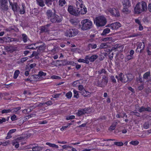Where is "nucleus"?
I'll use <instances>...</instances> for the list:
<instances>
[{
    "label": "nucleus",
    "mask_w": 151,
    "mask_h": 151,
    "mask_svg": "<svg viewBox=\"0 0 151 151\" xmlns=\"http://www.w3.org/2000/svg\"><path fill=\"white\" fill-rule=\"evenodd\" d=\"M116 125V123H115L114 124H113L109 128V129H111V130H113L115 129V127Z\"/></svg>",
    "instance_id": "nucleus-59"
},
{
    "label": "nucleus",
    "mask_w": 151,
    "mask_h": 151,
    "mask_svg": "<svg viewBox=\"0 0 151 151\" xmlns=\"http://www.w3.org/2000/svg\"><path fill=\"white\" fill-rule=\"evenodd\" d=\"M108 81V78L106 76H103L101 80L97 81V86L99 87L104 88L107 86Z\"/></svg>",
    "instance_id": "nucleus-6"
},
{
    "label": "nucleus",
    "mask_w": 151,
    "mask_h": 151,
    "mask_svg": "<svg viewBox=\"0 0 151 151\" xmlns=\"http://www.w3.org/2000/svg\"><path fill=\"white\" fill-rule=\"evenodd\" d=\"M78 7L76 9H74V10L73 12L72 15H73L76 16H77L80 14L79 12V9H78Z\"/></svg>",
    "instance_id": "nucleus-31"
},
{
    "label": "nucleus",
    "mask_w": 151,
    "mask_h": 151,
    "mask_svg": "<svg viewBox=\"0 0 151 151\" xmlns=\"http://www.w3.org/2000/svg\"><path fill=\"white\" fill-rule=\"evenodd\" d=\"M107 26L113 30L116 29L121 26V24L119 22H116L108 24Z\"/></svg>",
    "instance_id": "nucleus-10"
},
{
    "label": "nucleus",
    "mask_w": 151,
    "mask_h": 151,
    "mask_svg": "<svg viewBox=\"0 0 151 151\" xmlns=\"http://www.w3.org/2000/svg\"><path fill=\"white\" fill-rule=\"evenodd\" d=\"M39 77V76L38 75V74L37 75H34L33 76V77L34 78V79L35 81H38L39 80V78H38Z\"/></svg>",
    "instance_id": "nucleus-55"
},
{
    "label": "nucleus",
    "mask_w": 151,
    "mask_h": 151,
    "mask_svg": "<svg viewBox=\"0 0 151 151\" xmlns=\"http://www.w3.org/2000/svg\"><path fill=\"white\" fill-rule=\"evenodd\" d=\"M107 47V44L106 43H103L101 44L100 48H105Z\"/></svg>",
    "instance_id": "nucleus-53"
},
{
    "label": "nucleus",
    "mask_w": 151,
    "mask_h": 151,
    "mask_svg": "<svg viewBox=\"0 0 151 151\" xmlns=\"http://www.w3.org/2000/svg\"><path fill=\"white\" fill-rule=\"evenodd\" d=\"M98 73L99 74H101L102 73L106 74V71L104 69H102L98 72Z\"/></svg>",
    "instance_id": "nucleus-52"
},
{
    "label": "nucleus",
    "mask_w": 151,
    "mask_h": 151,
    "mask_svg": "<svg viewBox=\"0 0 151 151\" xmlns=\"http://www.w3.org/2000/svg\"><path fill=\"white\" fill-rule=\"evenodd\" d=\"M111 81L112 83H115L116 82V81L114 76H112L111 77Z\"/></svg>",
    "instance_id": "nucleus-60"
},
{
    "label": "nucleus",
    "mask_w": 151,
    "mask_h": 151,
    "mask_svg": "<svg viewBox=\"0 0 151 151\" xmlns=\"http://www.w3.org/2000/svg\"><path fill=\"white\" fill-rule=\"evenodd\" d=\"M93 26L92 22L88 19L82 20L79 25V27L81 30L85 31L90 29Z\"/></svg>",
    "instance_id": "nucleus-1"
},
{
    "label": "nucleus",
    "mask_w": 151,
    "mask_h": 151,
    "mask_svg": "<svg viewBox=\"0 0 151 151\" xmlns=\"http://www.w3.org/2000/svg\"><path fill=\"white\" fill-rule=\"evenodd\" d=\"M74 10L73 6H72L70 5L68 6V11L69 13L71 14H72Z\"/></svg>",
    "instance_id": "nucleus-30"
},
{
    "label": "nucleus",
    "mask_w": 151,
    "mask_h": 151,
    "mask_svg": "<svg viewBox=\"0 0 151 151\" xmlns=\"http://www.w3.org/2000/svg\"><path fill=\"white\" fill-rule=\"evenodd\" d=\"M62 147H63V148L64 149H68V148H71L72 147L70 146H69V145H63L62 146Z\"/></svg>",
    "instance_id": "nucleus-58"
},
{
    "label": "nucleus",
    "mask_w": 151,
    "mask_h": 151,
    "mask_svg": "<svg viewBox=\"0 0 151 151\" xmlns=\"http://www.w3.org/2000/svg\"><path fill=\"white\" fill-rule=\"evenodd\" d=\"M66 96L68 99H70L72 96V93L71 91H69L66 93Z\"/></svg>",
    "instance_id": "nucleus-47"
},
{
    "label": "nucleus",
    "mask_w": 151,
    "mask_h": 151,
    "mask_svg": "<svg viewBox=\"0 0 151 151\" xmlns=\"http://www.w3.org/2000/svg\"><path fill=\"white\" fill-rule=\"evenodd\" d=\"M12 112L11 109H4L1 111V113L2 114H7Z\"/></svg>",
    "instance_id": "nucleus-40"
},
{
    "label": "nucleus",
    "mask_w": 151,
    "mask_h": 151,
    "mask_svg": "<svg viewBox=\"0 0 151 151\" xmlns=\"http://www.w3.org/2000/svg\"><path fill=\"white\" fill-rule=\"evenodd\" d=\"M46 74V73L43 72L42 71H40L38 72V75L39 76V77L40 78L42 76H45Z\"/></svg>",
    "instance_id": "nucleus-39"
},
{
    "label": "nucleus",
    "mask_w": 151,
    "mask_h": 151,
    "mask_svg": "<svg viewBox=\"0 0 151 151\" xmlns=\"http://www.w3.org/2000/svg\"><path fill=\"white\" fill-rule=\"evenodd\" d=\"M126 76H127V78L128 79V81H131L133 77L132 75L128 74L127 75H126Z\"/></svg>",
    "instance_id": "nucleus-48"
},
{
    "label": "nucleus",
    "mask_w": 151,
    "mask_h": 151,
    "mask_svg": "<svg viewBox=\"0 0 151 151\" xmlns=\"http://www.w3.org/2000/svg\"><path fill=\"white\" fill-rule=\"evenodd\" d=\"M78 33L77 29L71 28L67 30L65 33V35L67 37H72L76 35Z\"/></svg>",
    "instance_id": "nucleus-5"
},
{
    "label": "nucleus",
    "mask_w": 151,
    "mask_h": 151,
    "mask_svg": "<svg viewBox=\"0 0 151 151\" xmlns=\"http://www.w3.org/2000/svg\"><path fill=\"white\" fill-rule=\"evenodd\" d=\"M40 51H39L38 50H37V51H34L32 55H31V57H32L33 56H36L38 55L40 53Z\"/></svg>",
    "instance_id": "nucleus-44"
},
{
    "label": "nucleus",
    "mask_w": 151,
    "mask_h": 151,
    "mask_svg": "<svg viewBox=\"0 0 151 151\" xmlns=\"http://www.w3.org/2000/svg\"><path fill=\"white\" fill-rule=\"evenodd\" d=\"M51 24H47L46 25L42 26L40 27V33H48L49 32L50 30L49 27L51 26Z\"/></svg>",
    "instance_id": "nucleus-9"
},
{
    "label": "nucleus",
    "mask_w": 151,
    "mask_h": 151,
    "mask_svg": "<svg viewBox=\"0 0 151 151\" xmlns=\"http://www.w3.org/2000/svg\"><path fill=\"white\" fill-rule=\"evenodd\" d=\"M138 111L140 113L144 111H146V108L144 106H142L139 109Z\"/></svg>",
    "instance_id": "nucleus-49"
},
{
    "label": "nucleus",
    "mask_w": 151,
    "mask_h": 151,
    "mask_svg": "<svg viewBox=\"0 0 151 151\" xmlns=\"http://www.w3.org/2000/svg\"><path fill=\"white\" fill-rule=\"evenodd\" d=\"M11 119L12 121H14L17 119L16 116L14 114L11 117Z\"/></svg>",
    "instance_id": "nucleus-64"
},
{
    "label": "nucleus",
    "mask_w": 151,
    "mask_h": 151,
    "mask_svg": "<svg viewBox=\"0 0 151 151\" xmlns=\"http://www.w3.org/2000/svg\"><path fill=\"white\" fill-rule=\"evenodd\" d=\"M130 144L134 145H137L139 143V142L137 141H132L130 142Z\"/></svg>",
    "instance_id": "nucleus-46"
},
{
    "label": "nucleus",
    "mask_w": 151,
    "mask_h": 151,
    "mask_svg": "<svg viewBox=\"0 0 151 151\" xmlns=\"http://www.w3.org/2000/svg\"><path fill=\"white\" fill-rule=\"evenodd\" d=\"M85 114H89L91 112V110L90 108H86L83 109Z\"/></svg>",
    "instance_id": "nucleus-37"
},
{
    "label": "nucleus",
    "mask_w": 151,
    "mask_h": 151,
    "mask_svg": "<svg viewBox=\"0 0 151 151\" xmlns=\"http://www.w3.org/2000/svg\"><path fill=\"white\" fill-rule=\"evenodd\" d=\"M55 14L54 13L52 12V11L50 9L47 10L46 12L47 18L48 19H49L50 20Z\"/></svg>",
    "instance_id": "nucleus-13"
},
{
    "label": "nucleus",
    "mask_w": 151,
    "mask_h": 151,
    "mask_svg": "<svg viewBox=\"0 0 151 151\" xmlns=\"http://www.w3.org/2000/svg\"><path fill=\"white\" fill-rule=\"evenodd\" d=\"M10 5L12 6V9L14 12H17L18 11L19 7L17 3H14L13 4L12 2H10L9 1Z\"/></svg>",
    "instance_id": "nucleus-16"
},
{
    "label": "nucleus",
    "mask_w": 151,
    "mask_h": 151,
    "mask_svg": "<svg viewBox=\"0 0 151 151\" xmlns=\"http://www.w3.org/2000/svg\"><path fill=\"white\" fill-rule=\"evenodd\" d=\"M110 32V29L108 28L104 29L101 34L102 35H105L106 34H108Z\"/></svg>",
    "instance_id": "nucleus-26"
},
{
    "label": "nucleus",
    "mask_w": 151,
    "mask_h": 151,
    "mask_svg": "<svg viewBox=\"0 0 151 151\" xmlns=\"http://www.w3.org/2000/svg\"><path fill=\"white\" fill-rule=\"evenodd\" d=\"M107 11L110 13L113 16L118 17L120 16L119 11L117 9L115 8H109Z\"/></svg>",
    "instance_id": "nucleus-7"
},
{
    "label": "nucleus",
    "mask_w": 151,
    "mask_h": 151,
    "mask_svg": "<svg viewBox=\"0 0 151 151\" xmlns=\"http://www.w3.org/2000/svg\"><path fill=\"white\" fill-rule=\"evenodd\" d=\"M79 7L80 8H78V9H79L80 14H84L87 13V9L84 5H83V6H81Z\"/></svg>",
    "instance_id": "nucleus-12"
},
{
    "label": "nucleus",
    "mask_w": 151,
    "mask_h": 151,
    "mask_svg": "<svg viewBox=\"0 0 151 151\" xmlns=\"http://www.w3.org/2000/svg\"><path fill=\"white\" fill-rule=\"evenodd\" d=\"M78 87L79 90L81 91V92L85 91V90L83 85H79Z\"/></svg>",
    "instance_id": "nucleus-50"
},
{
    "label": "nucleus",
    "mask_w": 151,
    "mask_h": 151,
    "mask_svg": "<svg viewBox=\"0 0 151 151\" xmlns=\"http://www.w3.org/2000/svg\"><path fill=\"white\" fill-rule=\"evenodd\" d=\"M122 73H119V76H116L115 77L117 79L118 81V82H119V81H120V79H121V76H122Z\"/></svg>",
    "instance_id": "nucleus-54"
},
{
    "label": "nucleus",
    "mask_w": 151,
    "mask_h": 151,
    "mask_svg": "<svg viewBox=\"0 0 151 151\" xmlns=\"http://www.w3.org/2000/svg\"><path fill=\"white\" fill-rule=\"evenodd\" d=\"M37 4L40 6L43 7L45 6V0H36Z\"/></svg>",
    "instance_id": "nucleus-19"
},
{
    "label": "nucleus",
    "mask_w": 151,
    "mask_h": 151,
    "mask_svg": "<svg viewBox=\"0 0 151 151\" xmlns=\"http://www.w3.org/2000/svg\"><path fill=\"white\" fill-rule=\"evenodd\" d=\"M76 4L77 7L83 6V2L82 0H76Z\"/></svg>",
    "instance_id": "nucleus-21"
},
{
    "label": "nucleus",
    "mask_w": 151,
    "mask_h": 151,
    "mask_svg": "<svg viewBox=\"0 0 151 151\" xmlns=\"http://www.w3.org/2000/svg\"><path fill=\"white\" fill-rule=\"evenodd\" d=\"M75 116L74 115L70 116L67 117L66 119L67 120L73 119L75 118Z\"/></svg>",
    "instance_id": "nucleus-63"
},
{
    "label": "nucleus",
    "mask_w": 151,
    "mask_h": 151,
    "mask_svg": "<svg viewBox=\"0 0 151 151\" xmlns=\"http://www.w3.org/2000/svg\"><path fill=\"white\" fill-rule=\"evenodd\" d=\"M94 23L98 27H102L106 24L107 21L106 18L103 16L96 17L94 20Z\"/></svg>",
    "instance_id": "nucleus-3"
},
{
    "label": "nucleus",
    "mask_w": 151,
    "mask_h": 151,
    "mask_svg": "<svg viewBox=\"0 0 151 151\" xmlns=\"http://www.w3.org/2000/svg\"><path fill=\"white\" fill-rule=\"evenodd\" d=\"M6 51L10 53H12L15 50V49L12 47H9L7 46L5 48Z\"/></svg>",
    "instance_id": "nucleus-22"
},
{
    "label": "nucleus",
    "mask_w": 151,
    "mask_h": 151,
    "mask_svg": "<svg viewBox=\"0 0 151 151\" xmlns=\"http://www.w3.org/2000/svg\"><path fill=\"white\" fill-rule=\"evenodd\" d=\"M114 145L118 147H120L124 145V144L122 142H114Z\"/></svg>",
    "instance_id": "nucleus-42"
},
{
    "label": "nucleus",
    "mask_w": 151,
    "mask_h": 151,
    "mask_svg": "<svg viewBox=\"0 0 151 151\" xmlns=\"http://www.w3.org/2000/svg\"><path fill=\"white\" fill-rule=\"evenodd\" d=\"M98 58V56L96 55H92L90 57V61L91 62H93Z\"/></svg>",
    "instance_id": "nucleus-33"
},
{
    "label": "nucleus",
    "mask_w": 151,
    "mask_h": 151,
    "mask_svg": "<svg viewBox=\"0 0 151 151\" xmlns=\"http://www.w3.org/2000/svg\"><path fill=\"white\" fill-rule=\"evenodd\" d=\"M114 53L112 52H110L109 54V57L110 60H112L113 58Z\"/></svg>",
    "instance_id": "nucleus-57"
},
{
    "label": "nucleus",
    "mask_w": 151,
    "mask_h": 151,
    "mask_svg": "<svg viewBox=\"0 0 151 151\" xmlns=\"http://www.w3.org/2000/svg\"><path fill=\"white\" fill-rule=\"evenodd\" d=\"M122 3L124 7H130L131 6L130 0H122Z\"/></svg>",
    "instance_id": "nucleus-15"
},
{
    "label": "nucleus",
    "mask_w": 151,
    "mask_h": 151,
    "mask_svg": "<svg viewBox=\"0 0 151 151\" xmlns=\"http://www.w3.org/2000/svg\"><path fill=\"white\" fill-rule=\"evenodd\" d=\"M58 3L59 5L62 7L66 3V1L65 0H59Z\"/></svg>",
    "instance_id": "nucleus-34"
},
{
    "label": "nucleus",
    "mask_w": 151,
    "mask_h": 151,
    "mask_svg": "<svg viewBox=\"0 0 151 151\" xmlns=\"http://www.w3.org/2000/svg\"><path fill=\"white\" fill-rule=\"evenodd\" d=\"M150 71H148L146 72L143 75V78L145 80H147L148 79V78L150 76Z\"/></svg>",
    "instance_id": "nucleus-23"
},
{
    "label": "nucleus",
    "mask_w": 151,
    "mask_h": 151,
    "mask_svg": "<svg viewBox=\"0 0 151 151\" xmlns=\"http://www.w3.org/2000/svg\"><path fill=\"white\" fill-rule=\"evenodd\" d=\"M4 40L6 42H10L13 41H17L18 40L15 38L6 37L4 38Z\"/></svg>",
    "instance_id": "nucleus-18"
},
{
    "label": "nucleus",
    "mask_w": 151,
    "mask_h": 151,
    "mask_svg": "<svg viewBox=\"0 0 151 151\" xmlns=\"http://www.w3.org/2000/svg\"><path fill=\"white\" fill-rule=\"evenodd\" d=\"M0 9L1 12L6 13L9 9L8 0H1L0 1Z\"/></svg>",
    "instance_id": "nucleus-4"
},
{
    "label": "nucleus",
    "mask_w": 151,
    "mask_h": 151,
    "mask_svg": "<svg viewBox=\"0 0 151 151\" xmlns=\"http://www.w3.org/2000/svg\"><path fill=\"white\" fill-rule=\"evenodd\" d=\"M88 47L89 48L94 49L97 47V45L95 44L90 43L88 44Z\"/></svg>",
    "instance_id": "nucleus-29"
},
{
    "label": "nucleus",
    "mask_w": 151,
    "mask_h": 151,
    "mask_svg": "<svg viewBox=\"0 0 151 151\" xmlns=\"http://www.w3.org/2000/svg\"><path fill=\"white\" fill-rule=\"evenodd\" d=\"M39 147H40L38 146L37 144H35V145L32 147V150L33 151H37L39 150Z\"/></svg>",
    "instance_id": "nucleus-35"
},
{
    "label": "nucleus",
    "mask_w": 151,
    "mask_h": 151,
    "mask_svg": "<svg viewBox=\"0 0 151 151\" xmlns=\"http://www.w3.org/2000/svg\"><path fill=\"white\" fill-rule=\"evenodd\" d=\"M20 138H17L12 141V144L13 145L15 146L16 148H18L19 146V141L20 140Z\"/></svg>",
    "instance_id": "nucleus-17"
},
{
    "label": "nucleus",
    "mask_w": 151,
    "mask_h": 151,
    "mask_svg": "<svg viewBox=\"0 0 151 151\" xmlns=\"http://www.w3.org/2000/svg\"><path fill=\"white\" fill-rule=\"evenodd\" d=\"M120 81L124 83L127 82L128 81V79L127 78L126 75H122L121 76V78L120 79Z\"/></svg>",
    "instance_id": "nucleus-20"
},
{
    "label": "nucleus",
    "mask_w": 151,
    "mask_h": 151,
    "mask_svg": "<svg viewBox=\"0 0 151 151\" xmlns=\"http://www.w3.org/2000/svg\"><path fill=\"white\" fill-rule=\"evenodd\" d=\"M145 45L143 42H138L137 43V46L136 49V51L142 52L145 48Z\"/></svg>",
    "instance_id": "nucleus-11"
},
{
    "label": "nucleus",
    "mask_w": 151,
    "mask_h": 151,
    "mask_svg": "<svg viewBox=\"0 0 151 151\" xmlns=\"http://www.w3.org/2000/svg\"><path fill=\"white\" fill-rule=\"evenodd\" d=\"M60 61L61 63L60 64V65H66L67 63H66V62L65 61H63V60H61V61Z\"/></svg>",
    "instance_id": "nucleus-61"
},
{
    "label": "nucleus",
    "mask_w": 151,
    "mask_h": 151,
    "mask_svg": "<svg viewBox=\"0 0 151 151\" xmlns=\"http://www.w3.org/2000/svg\"><path fill=\"white\" fill-rule=\"evenodd\" d=\"M22 35L23 41L25 43L26 42L28 39L27 36L25 34H22Z\"/></svg>",
    "instance_id": "nucleus-28"
},
{
    "label": "nucleus",
    "mask_w": 151,
    "mask_h": 151,
    "mask_svg": "<svg viewBox=\"0 0 151 151\" xmlns=\"http://www.w3.org/2000/svg\"><path fill=\"white\" fill-rule=\"evenodd\" d=\"M73 92L74 93V97L76 98H78L79 97V95L78 93V92L76 90H74L73 91Z\"/></svg>",
    "instance_id": "nucleus-41"
},
{
    "label": "nucleus",
    "mask_w": 151,
    "mask_h": 151,
    "mask_svg": "<svg viewBox=\"0 0 151 151\" xmlns=\"http://www.w3.org/2000/svg\"><path fill=\"white\" fill-rule=\"evenodd\" d=\"M62 19L61 16H58L55 14L50 21L52 23H60L62 21Z\"/></svg>",
    "instance_id": "nucleus-8"
},
{
    "label": "nucleus",
    "mask_w": 151,
    "mask_h": 151,
    "mask_svg": "<svg viewBox=\"0 0 151 151\" xmlns=\"http://www.w3.org/2000/svg\"><path fill=\"white\" fill-rule=\"evenodd\" d=\"M46 145L49 146L50 147H55L56 148H58V146L57 145L50 142H47Z\"/></svg>",
    "instance_id": "nucleus-32"
},
{
    "label": "nucleus",
    "mask_w": 151,
    "mask_h": 151,
    "mask_svg": "<svg viewBox=\"0 0 151 151\" xmlns=\"http://www.w3.org/2000/svg\"><path fill=\"white\" fill-rule=\"evenodd\" d=\"M21 108L20 107H18L15 108L13 109H11L12 112H17Z\"/></svg>",
    "instance_id": "nucleus-51"
},
{
    "label": "nucleus",
    "mask_w": 151,
    "mask_h": 151,
    "mask_svg": "<svg viewBox=\"0 0 151 151\" xmlns=\"http://www.w3.org/2000/svg\"><path fill=\"white\" fill-rule=\"evenodd\" d=\"M133 58L134 57H132V56L130 55H128L125 58V61L126 62L130 60L133 59Z\"/></svg>",
    "instance_id": "nucleus-36"
},
{
    "label": "nucleus",
    "mask_w": 151,
    "mask_h": 151,
    "mask_svg": "<svg viewBox=\"0 0 151 151\" xmlns=\"http://www.w3.org/2000/svg\"><path fill=\"white\" fill-rule=\"evenodd\" d=\"M150 125L149 123L148 122H145L143 125V127L145 129H147L149 127Z\"/></svg>",
    "instance_id": "nucleus-45"
},
{
    "label": "nucleus",
    "mask_w": 151,
    "mask_h": 151,
    "mask_svg": "<svg viewBox=\"0 0 151 151\" xmlns=\"http://www.w3.org/2000/svg\"><path fill=\"white\" fill-rule=\"evenodd\" d=\"M45 3L48 7L51 6L52 5V0H45Z\"/></svg>",
    "instance_id": "nucleus-27"
},
{
    "label": "nucleus",
    "mask_w": 151,
    "mask_h": 151,
    "mask_svg": "<svg viewBox=\"0 0 151 151\" xmlns=\"http://www.w3.org/2000/svg\"><path fill=\"white\" fill-rule=\"evenodd\" d=\"M19 70H17L15 71L14 73V79H16L17 78L19 74Z\"/></svg>",
    "instance_id": "nucleus-43"
},
{
    "label": "nucleus",
    "mask_w": 151,
    "mask_h": 151,
    "mask_svg": "<svg viewBox=\"0 0 151 151\" xmlns=\"http://www.w3.org/2000/svg\"><path fill=\"white\" fill-rule=\"evenodd\" d=\"M81 93H82V95L84 96L87 97L90 96L91 93L89 92L86 91V90L83 92H81Z\"/></svg>",
    "instance_id": "nucleus-25"
},
{
    "label": "nucleus",
    "mask_w": 151,
    "mask_h": 151,
    "mask_svg": "<svg viewBox=\"0 0 151 151\" xmlns=\"http://www.w3.org/2000/svg\"><path fill=\"white\" fill-rule=\"evenodd\" d=\"M31 111V110L30 109H26L22 110V112L24 113H28Z\"/></svg>",
    "instance_id": "nucleus-56"
},
{
    "label": "nucleus",
    "mask_w": 151,
    "mask_h": 151,
    "mask_svg": "<svg viewBox=\"0 0 151 151\" xmlns=\"http://www.w3.org/2000/svg\"><path fill=\"white\" fill-rule=\"evenodd\" d=\"M16 129H13L10 130L9 132V134H12L14 133L16 131Z\"/></svg>",
    "instance_id": "nucleus-62"
},
{
    "label": "nucleus",
    "mask_w": 151,
    "mask_h": 151,
    "mask_svg": "<svg viewBox=\"0 0 151 151\" xmlns=\"http://www.w3.org/2000/svg\"><path fill=\"white\" fill-rule=\"evenodd\" d=\"M25 7L23 3L22 4L21 6H19V11L21 14H24L25 13Z\"/></svg>",
    "instance_id": "nucleus-14"
},
{
    "label": "nucleus",
    "mask_w": 151,
    "mask_h": 151,
    "mask_svg": "<svg viewBox=\"0 0 151 151\" xmlns=\"http://www.w3.org/2000/svg\"><path fill=\"white\" fill-rule=\"evenodd\" d=\"M85 113L83 109H79L77 113V114L79 116H81L82 115L85 114Z\"/></svg>",
    "instance_id": "nucleus-24"
},
{
    "label": "nucleus",
    "mask_w": 151,
    "mask_h": 151,
    "mask_svg": "<svg viewBox=\"0 0 151 151\" xmlns=\"http://www.w3.org/2000/svg\"><path fill=\"white\" fill-rule=\"evenodd\" d=\"M147 9V4L145 2L142 1L138 3L136 5L134 10L136 14H139L145 12Z\"/></svg>",
    "instance_id": "nucleus-2"
},
{
    "label": "nucleus",
    "mask_w": 151,
    "mask_h": 151,
    "mask_svg": "<svg viewBox=\"0 0 151 151\" xmlns=\"http://www.w3.org/2000/svg\"><path fill=\"white\" fill-rule=\"evenodd\" d=\"M129 7H123V9H122V12H123L124 13H125L128 14V13L130 12V11L128 9V8Z\"/></svg>",
    "instance_id": "nucleus-38"
}]
</instances>
